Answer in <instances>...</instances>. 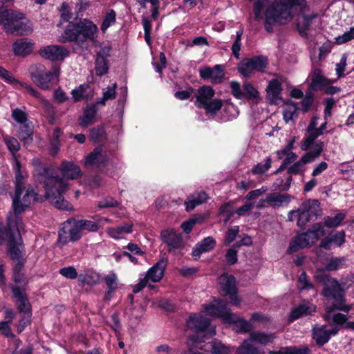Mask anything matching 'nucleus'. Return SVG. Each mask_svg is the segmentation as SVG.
<instances>
[{"instance_id":"45","label":"nucleus","mask_w":354,"mask_h":354,"mask_svg":"<svg viewBox=\"0 0 354 354\" xmlns=\"http://www.w3.org/2000/svg\"><path fill=\"white\" fill-rule=\"evenodd\" d=\"M4 140L8 150L12 155L14 162L16 163V159H18L16 153L20 149V145L17 140L12 136H7Z\"/></svg>"},{"instance_id":"18","label":"nucleus","mask_w":354,"mask_h":354,"mask_svg":"<svg viewBox=\"0 0 354 354\" xmlns=\"http://www.w3.org/2000/svg\"><path fill=\"white\" fill-rule=\"evenodd\" d=\"M168 259L162 257L147 271L145 277L154 283L160 281L164 276V272L167 265Z\"/></svg>"},{"instance_id":"44","label":"nucleus","mask_w":354,"mask_h":354,"mask_svg":"<svg viewBox=\"0 0 354 354\" xmlns=\"http://www.w3.org/2000/svg\"><path fill=\"white\" fill-rule=\"evenodd\" d=\"M243 89V98H246L248 100H257L259 98L258 91L252 84L249 82L244 83Z\"/></svg>"},{"instance_id":"7","label":"nucleus","mask_w":354,"mask_h":354,"mask_svg":"<svg viewBox=\"0 0 354 354\" xmlns=\"http://www.w3.org/2000/svg\"><path fill=\"white\" fill-rule=\"evenodd\" d=\"M299 219L297 225L304 228L306 224L315 221L322 215V209L317 199H307L299 205Z\"/></svg>"},{"instance_id":"13","label":"nucleus","mask_w":354,"mask_h":354,"mask_svg":"<svg viewBox=\"0 0 354 354\" xmlns=\"http://www.w3.org/2000/svg\"><path fill=\"white\" fill-rule=\"evenodd\" d=\"M109 161L106 152L102 151V147H95L85 157L84 167L86 168L104 167Z\"/></svg>"},{"instance_id":"58","label":"nucleus","mask_w":354,"mask_h":354,"mask_svg":"<svg viewBox=\"0 0 354 354\" xmlns=\"http://www.w3.org/2000/svg\"><path fill=\"white\" fill-rule=\"evenodd\" d=\"M314 96L311 91H308L306 93L304 97L301 102V110L304 113H307L310 111L314 102Z\"/></svg>"},{"instance_id":"29","label":"nucleus","mask_w":354,"mask_h":354,"mask_svg":"<svg viewBox=\"0 0 354 354\" xmlns=\"http://www.w3.org/2000/svg\"><path fill=\"white\" fill-rule=\"evenodd\" d=\"M23 193L15 192L12 196V207L15 216L16 217V224L17 225L19 221H21V217L20 216L28 208L29 205L26 203L21 202V195Z\"/></svg>"},{"instance_id":"52","label":"nucleus","mask_w":354,"mask_h":354,"mask_svg":"<svg viewBox=\"0 0 354 354\" xmlns=\"http://www.w3.org/2000/svg\"><path fill=\"white\" fill-rule=\"evenodd\" d=\"M133 231V224L124 223L113 228L111 231V235L114 239H119L123 233H131Z\"/></svg>"},{"instance_id":"60","label":"nucleus","mask_w":354,"mask_h":354,"mask_svg":"<svg viewBox=\"0 0 354 354\" xmlns=\"http://www.w3.org/2000/svg\"><path fill=\"white\" fill-rule=\"evenodd\" d=\"M213 76L212 77V83L219 84L222 82L225 74L223 72V68L222 65L216 64L212 68Z\"/></svg>"},{"instance_id":"36","label":"nucleus","mask_w":354,"mask_h":354,"mask_svg":"<svg viewBox=\"0 0 354 354\" xmlns=\"http://www.w3.org/2000/svg\"><path fill=\"white\" fill-rule=\"evenodd\" d=\"M326 325L320 327H314L312 330V338L315 341L318 347H322L330 340V337L326 333Z\"/></svg>"},{"instance_id":"47","label":"nucleus","mask_w":354,"mask_h":354,"mask_svg":"<svg viewBox=\"0 0 354 354\" xmlns=\"http://www.w3.org/2000/svg\"><path fill=\"white\" fill-rule=\"evenodd\" d=\"M109 65L108 59H95V71L97 76H102L108 73Z\"/></svg>"},{"instance_id":"31","label":"nucleus","mask_w":354,"mask_h":354,"mask_svg":"<svg viewBox=\"0 0 354 354\" xmlns=\"http://www.w3.org/2000/svg\"><path fill=\"white\" fill-rule=\"evenodd\" d=\"M66 225H68V240L70 242L75 243L78 241L82 237V230L77 220L71 217L66 221Z\"/></svg>"},{"instance_id":"34","label":"nucleus","mask_w":354,"mask_h":354,"mask_svg":"<svg viewBox=\"0 0 354 354\" xmlns=\"http://www.w3.org/2000/svg\"><path fill=\"white\" fill-rule=\"evenodd\" d=\"M310 246V244L307 241L306 236L304 233L297 234L295 236L289 243V246L287 250L288 254H292L297 252L301 249Z\"/></svg>"},{"instance_id":"46","label":"nucleus","mask_w":354,"mask_h":354,"mask_svg":"<svg viewBox=\"0 0 354 354\" xmlns=\"http://www.w3.org/2000/svg\"><path fill=\"white\" fill-rule=\"evenodd\" d=\"M286 104L290 105L293 107V110L286 109L283 113V118L286 122H288L290 120H294L295 118L297 117V111L300 110V108L297 106V104L288 100L285 102Z\"/></svg>"},{"instance_id":"17","label":"nucleus","mask_w":354,"mask_h":354,"mask_svg":"<svg viewBox=\"0 0 354 354\" xmlns=\"http://www.w3.org/2000/svg\"><path fill=\"white\" fill-rule=\"evenodd\" d=\"M283 88L281 82L278 79H272L269 81L266 91L270 104L277 105L279 101H283L281 92Z\"/></svg>"},{"instance_id":"61","label":"nucleus","mask_w":354,"mask_h":354,"mask_svg":"<svg viewBox=\"0 0 354 354\" xmlns=\"http://www.w3.org/2000/svg\"><path fill=\"white\" fill-rule=\"evenodd\" d=\"M12 118L20 124L29 121L27 113L19 108H16L12 111Z\"/></svg>"},{"instance_id":"32","label":"nucleus","mask_w":354,"mask_h":354,"mask_svg":"<svg viewBox=\"0 0 354 354\" xmlns=\"http://www.w3.org/2000/svg\"><path fill=\"white\" fill-rule=\"evenodd\" d=\"M13 169L15 174V192L23 193L25 190V176L23 174L21 164L18 159H16V163L13 165Z\"/></svg>"},{"instance_id":"6","label":"nucleus","mask_w":354,"mask_h":354,"mask_svg":"<svg viewBox=\"0 0 354 354\" xmlns=\"http://www.w3.org/2000/svg\"><path fill=\"white\" fill-rule=\"evenodd\" d=\"M12 297L20 315L19 324L28 326L31 323L32 306L29 302L26 288L23 286L10 285Z\"/></svg>"},{"instance_id":"30","label":"nucleus","mask_w":354,"mask_h":354,"mask_svg":"<svg viewBox=\"0 0 354 354\" xmlns=\"http://www.w3.org/2000/svg\"><path fill=\"white\" fill-rule=\"evenodd\" d=\"M7 245L8 254L12 260L23 258L21 248L24 249V245L23 244L21 238L20 239V242H18L15 236L13 238L8 240Z\"/></svg>"},{"instance_id":"43","label":"nucleus","mask_w":354,"mask_h":354,"mask_svg":"<svg viewBox=\"0 0 354 354\" xmlns=\"http://www.w3.org/2000/svg\"><path fill=\"white\" fill-rule=\"evenodd\" d=\"M345 217L346 214L342 212L337 213L335 216H325L324 218V225L329 228L336 227L340 225Z\"/></svg>"},{"instance_id":"5","label":"nucleus","mask_w":354,"mask_h":354,"mask_svg":"<svg viewBox=\"0 0 354 354\" xmlns=\"http://www.w3.org/2000/svg\"><path fill=\"white\" fill-rule=\"evenodd\" d=\"M186 326L194 333L190 336V339L196 344L205 342L206 339L215 335L214 328L211 327L210 319L196 313L189 315L186 320Z\"/></svg>"},{"instance_id":"20","label":"nucleus","mask_w":354,"mask_h":354,"mask_svg":"<svg viewBox=\"0 0 354 354\" xmlns=\"http://www.w3.org/2000/svg\"><path fill=\"white\" fill-rule=\"evenodd\" d=\"M216 240L212 236L204 238L193 248L192 256L194 260H198L201 254L212 250L216 246Z\"/></svg>"},{"instance_id":"55","label":"nucleus","mask_w":354,"mask_h":354,"mask_svg":"<svg viewBox=\"0 0 354 354\" xmlns=\"http://www.w3.org/2000/svg\"><path fill=\"white\" fill-rule=\"evenodd\" d=\"M68 225H66V221L63 223L62 227L58 231L57 244L64 246L70 242V240H68V232H67V230H68Z\"/></svg>"},{"instance_id":"64","label":"nucleus","mask_w":354,"mask_h":354,"mask_svg":"<svg viewBox=\"0 0 354 354\" xmlns=\"http://www.w3.org/2000/svg\"><path fill=\"white\" fill-rule=\"evenodd\" d=\"M239 233V227L238 225L234 226L227 230L226 232L225 237V244L230 245L232 243L238 234Z\"/></svg>"},{"instance_id":"48","label":"nucleus","mask_w":354,"mask_h":354,"mask_svg":"<svg viewBox=\"0 0 354 354\" xmlns=\"http://www.w3.org/2000/svg\"><path fill=\"white\" fill-rule=\"evenodd\" d=\"M272 158L268 156L266 158L265 164L257 163L251 169V172L254 175H262L270 169L272 165Z\"/></svg>"},{"instance_id":"2","label":"nucleus","mask_w":354,"mask_h":354,"mask_svg":"<svg viewBox=\"0 0 354 354\" xmlns=\"http://www.w3.org/2000/svg\"><path fill=\"white\" fill-rule=\"evenodd\" d=\"M315 278L323 286L321 295L328 301H331L330 304H326L325 306V313L322 316L325 321L329 322L333 313L335 310L347 313L351 310V306L346 303L345 290L337 279L331 277L322 270L317 271Z\"/></svg>"},{"instance_id":"26","label":"nucleus","mask_w":354,"mask_h":354,"mask_svg":"<svg viewBox=\"0 0 354 354\" xmlns=\"http://www.w3.org/2000/svg\"><path fill=\"white\" fill-rule=\"evenodd\" d=\"M200 348L212 354H230V353L229 347L217 339L206 342L203 346H201Z\"/></svg>"},{"instance_id":"41","label":"nucleus","mask_w":354,"mask_h":354,"mask_svg":"<svg viewBox=\"0 0 354 354\" xmlns=\"http://www.w3.org/2000/svg\"><path fill=\"white\" fill-rule=\"evenodd\" d=\"M223 101L220 99H214L207 102L203 106H199L198 109H204L207 113L211 115H216L223 106Z\"/></svg>"},{"instance_id":"51","label":"nucleus","mask_w":354,"mask_h":354,"mask_svg":"<svg viewBox=\"0 0 354 354\" xmlns=\"http://www.w3.org/2000/svg\"><path fill=\"white\" fill-rule=\"evenodd\" d=\"M116 21V13L111 9L106 13L101 25V30L104 32L112 24Z\"/></svg>"},{"instance_id":"63","label":"nucleus","mask_w":354,"mask_h":354,"mask_svg":"<svg viewBox=\"0 0 354 354\" xmlns=\"http://www.w3.org/2000/svg\"><path fill=\"white\" fill-rule=\"evenodd\" d=\"M59 272L63 277L70 279L78 278L79 276L77 270L73 266L62 268L59 270Z\"/></svg>"},{"instance_id":"38","label":"nucleus","mask_w":354,"mask_h":354,"mask_svg":"<svg viewBox=\"0 0 354 354\" xmlns=\"http://www.w3.org/2000/svg\"><path fill=\"white\" fill-rule=\"evenodd\" d=\"M100 276L98 273L93 271H88L85 274H80L78 276V282L81 284H86L93 286L99 283Z\"/></svg>"},{"instance_id":"56","label":"nucleus","mask_w":354,"mask_h":354,"mask_svg":"<svg viewBox=\"0 0 354 354\" xmlns=\"http://www.w3.org/2000/svg\"><path fill=\"white\" fill-rule=\"evenodd\" d=\"M264 8L263 0H255L252 6V12L254 15V20L259 21L263 19V15L262 11Z\"/></svg>"},{"instance_id":"35","label":"nucleus","mask_w":354,"mask_h":354,"mask_svg":"<svg viewBox=\"0 0 354 354\" xmlns=\"http://www.w3.org/2000/svg\"><path fill=\"white\" fill-rule=\"evenodd\" d=\"M324 150V142L321 140L313 145V149L306 152L301 158L300 161L303 165L313 162L319 157Z\"/></svg>"},{"instance_id":"40","label":"nucleus","mask_w":354,"mask_h":354,"mask_svg":"<svg viewBox=\"0 0 354 354\" xmlns=\"http://www.w3.org/2000/svg\"><path fill=\"white\" fill-rule=\"evenodd\" d=\"M250 340L245 339L237 348V354H264V352L250 343Z\"/></svg>"},{"instance_id":"1","label":"nucleus","mask_w":354,"mask_h":354,"mask_svg":"<svg viewBox=\"0 0 354 354\" xmlns=\"http://www.w3.org/2000/svg\"><path fill=\"white\" fill-rule=\"evenodd\" d=\"M296 14L295 26L299 35L304 39H312L309 32L313 20L317 14L311 12L306 0H273L264 11V28L273 32V26L282 21H291Z\"/></svg>"},{"instance_id":"50","label":"nucleus","mask_w":354,"mask_h":354,"mask_svg":"<svg viewBox=\"0 0 354 354\" xmlns=\"http://www.w3.org/2000/svg\"><path fill=\"white\" fill-rule=\"evenodd\" d=\"M15 233L10 224L5 226L0 223V245H2L6 241L11 239L15 236Z\"/></svg>"},{"instance_id":"15","label":"nucleus","mask_w":354,"mask_h":354,"mask_svg":"<svg viewBox=\"0 0 354 354\" xmlns=\"http://www.w3.org/2000/svg\"><path fill=\"white\" fill-rule=\"evenodd\" d=\"M25 19V15L12 9L3 8L0 10V25L3 26L5 32H8L10 27L17 20Z\"/></svg>"},{"instance_id":"11","label":"nucleus","mask_w":354,"mask_h":354,"mask_svg":"<svg viewBox=\"0 0 354 354\" xmlns=\"http://www.w3.org/2000/svg\"><path fill=\"white\" fill-rule=\"evenodd\" d=\"M220 279L222 290L225 292V295L229 297L230 304L236 306H239L241 299L238 295V288L234 276L224 273L221 276Z\"/></svg>"},{"instance_id":"33","label":"nucleus","mask_w":354,"mask_h":354,"mask_svg":"<svg viewBox=\"0 0 354 354\" xmlns=\"http://www.w3.org/2000/svg\"><path fill=\"white\" fill-rule=\"evenodd\" d=\"M33 127L30 121L21 124L17 136L24 145L29 144L33 140Z\"/></svg>"},{"instance_id":"62","label":"nucleus","mask_w":354,"mask_h":354,"mask_svg":"<svg viewBox=\"0 0 354 354\" xmlns=\"http://www.w3.org/2000/svg\"><path fill=\"white\" fill-rule=\"evenodd\" d=\"M298 282L301 284V290H310L314 288L313 284L306 272L303 271L298 277Z\"/></svg>"},{"instance_id":"42","label":"nucleus","mask_w":354,"mask_h":354,"mask_svg":"<svg viewBox=\"0 0 354 354\" xmlns=\"http://www.w3.org/2000/svg\"><path fill=\"white\" fill-rule=\"evenodd\" d=\"M347 259L345 257H332L325 265V269L328 271H335L344 267Z\"/></svg>"},{"instance_id":"39","label":"nucleus","mask_w":354,"mask_h":354,"mask_svg":"<svg viewBox=\"0 0 354 354\" xmlns=\"http://www.w3.org/2000/svg\"><path fill=\"white\" fill-rule=\"evenodd\" d=\"M89 140L93 143H98L106 138V133L103 126L93 127L89 131Z\"/></svg>"},{"instance_id":"4","label":"nucleus","mask_w":354,"mask_h":354,"mask_svg":"<svg viewBox=\"0 0 354 354\" xmlns=\"http://www.w3.org/2000/svg\"><path fill=\"white\" fill-rule=\"evenodd\" d=\"M97 31V26L90 20L70 22L64 31V42L74 41L82 45L88 40L94 41Z\"/></svg>"},{"instance_id":"49","label":"nucleus","mask_w":354,"mask_h":354,"mask_svg":"<svg viewBox=\"0 0 354 354\" xmlns=\"http://www.w3.org/2000/svg\"><path fill=\"white\" fill-rule=\"evenodd\" d=\"M232 319L233 320V322L231 324H234L241 333H248L252 328V326L249 322L237 317L235 314H233Z\"/></svg>"},{"instance_id":"23","label":"nucleus","mask_w":354,"mask_h":354,"mask_svg":"<svg viewBox=\"0 0 354 354\" xmlns=\"http://www.w3.org/2000/svg\"><path fill=\"white\" fill-rule=\"evenodd\" d=\"M98 111L96 104H88L83 111V113L78 118L79 124L86 127L94 122V119Z\"/></svg>"},{"instance_id":"19","label":"nucleus","mask_w":354,"mask_h":354,"mask_svg":"<svg viewBox=\"0 0 354 354\" xmlns=\"http://www.w3.org/2000/svg\"><path fill=\"white\" fill-rule=\"evenodd\" d=\"M345 237L344 230L337 231L335 234L330 233L321 241L319 247L327 250L331 249L332 244L341 247L346 241Z\"/></svg>"},{"instance_id":"25","label":"nucleus","mask_w":354,"mask_h":354,"mask_svg":"<svg viewBox=\"0 0 354 354\" xmlns=\"http://www.w3.org/2000/svg\"><path fill=\"white\" fill-rule=\"evenodd\" d=\"M214 95L215 91L212 86L207 85L202 86L198 89L194 104L199 108V106H203L207 102L211 100Z\"/></svg>"},{"instance_id":"24","label":"nucleus","mask_w":354,"mask_h":354,"mask_svg":"<svg viewBox=\"0 0 354 354\" xmlns=\"http://www.w3.org/2000/svg\"><path fill=\"white\" fill-rule=\"evenodd\" d=\"M32 49V44L27 38L17 39L12 45L14 54L23 57L30 54Z\"/></svg>"},{"instance_id":"22","label":"nucleus","mask_w":354,"mask_h":354,"mask_svg":"<svg viewBox=\"0 0 354 354\" xmlns=\"http://www.w3.org/2000/svg\"><path fill=\"white\" fill-rule=\"evenodd\" d=\"M59 170L61 171L63 177L68 179H77L82 176L80 167L72 162L66 160L62 161Z\"/></svg>"},{"instance_id":"9","label":"nucleus","mask_w":354,"mask_h":354,"mask_svg":"<svg viewBox=\"0 0 354 354\" xmlns=\"http://www.w3.org/2000/svg\"><path fill=\"white\" fill-rule=\"evenodd\" d=\"M269 64L266 56L260 55L243 59L237 66L238 72L245 77H250L253 71L263 73Z\"/></svg>"},{"instance_id":"3","label":"nucleus","mask_w":354,"mask_h":354,"mask_svg":"<svg viewBox=\"0 0 354 354\" xmlns=\"http://www.w3.org/2000/svg\"><path fill=\"white\" fill-rule=\"evenodd\" d=\"M37 171V180L43 185L46 198L53 200L54 207L59 210H73L72 204L62 196L68 189V184L49 167H39Z\"/></svg>"},{"instance_id":"12","label":"nucleus","mask_w":354,"mask_h":354,"mask_svg":"<svg viewBox=\"0 0 354 354\" xmlns=\"http://www.w3.org/2000/svg\"><path fill=\"white\" fill-rule=\"evenodd\" d=\"M160 238L162 241L167 245V251L169 253L176 250L184 248L183 236L180 233H176L174 229L162 230L160 233Z\"/></svg>"},{"instance_id":"27","label":"nucleus","mask_w":354,"mask_h":354,"mask_svg":"<svg viewBox=\"0 0 354 354\" xmlns=\"http://www.w3.org/2000/svg\"><path fill=\"white\" fill-rule=\"evenodd\" d=\"M291 201V196L288 194H281L279 192H273L267 195L265 200H261V202H266L272 207H279L283 203L288 204Z\"/></svg>"},{"instance_id":"37","label":"nucleus","mask_w":354,"mask_h":354,"mask_svg":"<svg viewBox=\"0 0 354 354\" xmlns=\"http://www.w3.org/2000/svg\"><path fill=\"white\" fill-rule=\"evenodd\" d=\"M275 338V335L272 333L267 334L264 332H251L249 340L266 346L272 343Z\"/></svg>"},{"instance_id":"14","label":"nucleus","mask_w":354,"mask_h":354,"mask_svg":"<svg viewBox=\"0 0 354 354\" xmlns=\"http://www.w3.org/2000/svg\"><path fill=\"white\" fill-rule=\"evenodd\" d=\"M39 55L46 59L52 62L64 60L68 56V50L64 46L50 45L40 48Z\"/></svg>"},{"instance_id":"21","label":"nucleus","mask_w":354,"mask_h":354,"mask_svg":"<svg viewBox=\"0 0 354 354\" xmlns=\"http://www.w3.org/2000/svg\"><path fill=\"white\" fill-rule=\"evenodd\" d=\"M316 306L310 304H300L294 308L290 313V322H294L301 317L312 315L316 312Z\"/></svg>"},{"instance_id":"53","label":"nucleus","mask_w":354,"mask_h":354,"mask_svg":"<svg viewBox=\"0 0 354 354\" xmlns=\"http://www.w3.org/2000/svg\"><path fill=\"white\" fill-rule=\"evenodd\" d=\"M27 30V24L21 21V20H17L16 22H14V24L7 32L12 35H23L26 34Z\"/></svg>"},{"instance_id":"10","label":"nucleus","mask_w":354,"mask_h":354,"mask_svg":"<svg viewBox=\"0 0 354 354\" xmlns=\"http://www.w3.org/2000/svg\"><path fill=\"white\" fill-rule=\"evenodd\" d=\"M214 302L203 305L204 313L207 315L221 319L225 324H231L233 322V313L230 312L227 302L219 298L214 299Z\"/></svg>"},{"instance_id":"28","label":"nucleus","mask_w":354,"mask_h":354,"mask_svg":"<svg viewBox=\"0 0 354 354\" xmlns=\"http://www.w3.org/2000/svg\"><path fill=\"white\" fill-rule=\"evenodd\" d=\"M325 234L326 232L322 223H314L306 232H304L310 245H314Z\"/></svg>"},{"instance_id":"59","label":"nucleus","mask_w":354,"mask_h":354,"mask_svg":"<svg viewBox=\"0 0 354 354\" xmlns=\"http://www.w3.org/2000/svg\"><path fill=\"white\" fill-rule=\"evenodd\" d=\"M80 228L82 230H88V232H97L100 229V225L94 221L80 219L77 220Z\"/></svg>"},{"instance_id":"8","label":"nucleus","mask_w":354,"mask_h":354,"mask_svg":"<svg viewBox=\"0 0 354 354\" xmlns=\"http://www.w3.org/2000/svg\"><path fill=\"white\" fill-rule=\"evenodd\" d=\"M60 68L54 66L52 71H46L42 64H38L32 68L30 74L33 82L42 90H48L53 85V81L59 75Z\"/></svg>"},{"instance_id":"16","label":"nucleus","mask_w":354,"mask_h":354,"mask_svg":"<svg viewBox=\"0 0 354 354\" xmlns=\"http://www.w3.org/2000/svg\"><path fill=\"white\" fill-rule=\"evenodd\" d=\"M310 80L309 89L311 91H323L326 86L332 84L335 82V80L326 77L319 68L313 70Z\"/></svg>"},{"instance_id":"54","label":"nucleus","mask_w":354,"mask_h":354,"mask_svg":"<svg viewBox=\"0 0 354 354\" xmlns=\"http://www.w3.org/2000/svg\"><path fill=\"white\" fill-rule=\"evenodd\" d=\"M23 201L30 206L31 201L33 202H42L43 200L33 188L29 187L23 196Z\"/></svg>"},{"instance_id":"57","label":"nucleus","mask_w":354,"mask_h":354,"mask_svg":"<svg viewBox=\"0 0 354 354\" xmlns=\"http://www.w3.org/2000/svg\"><path fill=\"white\" fill-rule=\"evenodd\" d=\"M218 214L224 217L223 222L227 223L234 216V212L230 203H227L220 207Z\"/></svg>"}]
</instances>
